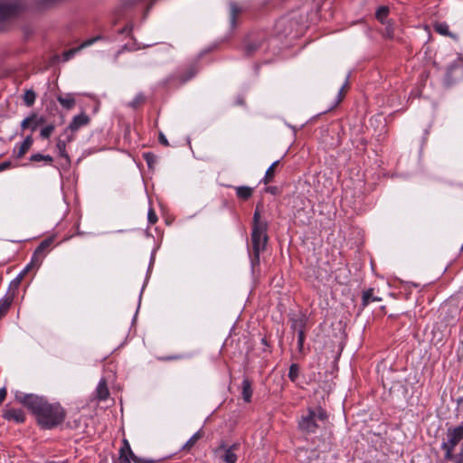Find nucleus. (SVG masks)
Segmentation results:
<instances>
[{"mask_svg":"<svg viewBox=\"0 0 463 463\" xmlns=\"http://www.w3.org/2000/svg\"><path fill=\"white\" fill-rule=\"evenodd\" d=\"M459 65L457 61L452 62L447 69V73L445 76V84L449 87L453 85L457 79L453 78V71L457 69H458Z\"/></svg>","mask_w":463,"mask_h":463,"instance_id":"2eb2a0df","label":"nucleus"},{"mask_svg":"<svg viewBox=\"0 0 463 463\" xmlns=\"http://www.w3.org/2000/svg\"><path fill=\"white\" fill-rule=\"evenodd\" d=\"M13 302V296H7L0 300V319L5 316Z\"/></svg>","mask_w":463,"mask_h":463,"instance_id":"412c9836","label":"nucleus"},{"mask_svg":"<svg viewBox=\"0 0 463 463\" xmlns=\"http://www.w3.org/2000/svg\"><path fill=\"white\" fill-rule=\"evenodd\" d=\"M16 400L28 408L43 429H52L65 419V411L59 404H51L43 397L34 394L16 393Z\"/></svg>","mask_w":463,"mask_h":463,"instance_id":"f257e3e1","label":"nucleus"},{"mask_svg":"<svg viewBox=\"0 0 463 463\" xmlns=\"http://www.w3.org/2000/svg\"><path fill=\"white\" fill-rule=\"evenodd\" d=\"M33 143V139L32 136H27L24 142L20 145L18 150L16 151L14 149V153L15 155L16 158H22L27 151L31 148L32 145Z\"/></svg>","mask_w":463,"mask_h":463,"instance_id":"f8f14e48","label":"nucleus"},{"mask_svg":"<svg viewBox=\"0 0 463 463\" xmlns=\"http://www.w3.org/2000/svg\"><path fill=\"white\" fill-rule=\"evenodd\" d=\"M132 460L135 462V463H155L156 461L153 460V459H145V458H141L135 455V457H133Z\"/></svg>","mask_w":463,"mask_h":463,"instance_id":"79ce46f5","label":"nucleus"},{"mask_svg":"<svg viewBox=\"0 0 463 463\" xmlns=\"http://www.w3.org/2000/svg\"><path fill=\"white\" fill-rule=\"evenodd\" d=\"M30 160L32 162H40V161H45L49 164H51L52 162V157L49 155H42V154H34V155H32L31 157H30Z\"/></svg>","mask_w":463,"mask_h":463,"instance_id":"473e14b6","label":"nucleus"},{"mask_svg":"<svg viewBox=\"0 0 463 463\" xmlns=\"http://www.w3.org/2000/svg\"><path fill=\"white\" fill-rule=\"evenodd\" d=\"M299 373V367L297 364H292L289 367L288 378L291 382H296Z\"/></svg>","mask_w":463,"mask_h":463,"instance_id":"f704fd0d","label":"nucleus"},{"mask_svg":"<svg viewBox=\"0 0 463 463\" xmlns=\"http://www.w3.org/2000/svg\"><path fill=\"white\" fill-rule=\"evenodd\" d=\"M4 418L8 420H14L17 423H22L25 420L24 413L20 409H6V410H5Z\"/></svg>","mask_w":463,"mask_h":463,"instance_id":"9d476101","label":"nucleus"},{"mask_svg":"<svg viewBox=\"0 0 463 463\" xmlns=\"http://www.w3.org/2000/svg\"><path fill=\"white\" fill-rule=\"evenodd\" d=\"M381 300V298L373 296V288H369L363 293L362 302L364 306H367L370 302H379Z\"/></svg>","mask_w":463,"mask_h":463,"instance_id":"aec40b11","label":"nucleus"},{"mask_svg":"<svg viewBox=\"0 0 463 463\" xmlns=\"http://www.w3.org/2000/svg\"><path fill=\"white\" fill-rule=\"evenodd\" d=\"M273 190H274L273 187L269 188V191H270V192H273Z\"/></svg>","mask_w":463,"mask_h":463,"instance_id":"3c124183","label":"nucleus"},{"mask_svg":"<svg viewBox=\"0 0 463 463\" xmlns=\"http://www.w3.org/2000/svg\"><path fill=\"white\" fill-rule=\"evenodd\" d=\"M30 267L31 265H28L24 270L23 272H21L17 278H15L10 284V288H17L22 281V279H24L25 273L28 272V270L30 269Z\"/></svg>","mask_w":463,"mask_h":463,"instance_id":"7c9ffc66","label":"nucleus"},{"mask_svg":"<svg viewBox=\"0 0 463 463\" xmlns=\"http://www.w3.org/2000/svg\"><path fill=\"white\" fill-rule=\"evenodd\" d=\"M32 130L34 131L39 126L44 124L45 118L43 117H38L35 113L32 114Z\"/></svg>","mask_w":463,"mask_h":463,"instance_id":"72a5a7b5","label":"nucleus"},{"mask_svg":"<svg viewBox=\"0 0 463 463\" xmlns=\"http://www.w3.org/2000/svg\"><path fill=\"white\" fill-rule=\"evenodd\" d=\"M6 397V389L5 388H0V404L3 403Z\"/></svg>","mask_w":463,"mask_h":463,"instance_id":"49530a36","label":"nucleus"},{"mask_svg":"<svg viewBox=\"0 0 463 463\" xmlns=\"http://www.w3.org/2000/svg\"><path fill=\"white\" fill-rule=\"evenodd\" d=\"M143 157L149 167H152V165L156 163V156L151 152L144 153Z\"/></svg>","mask_w":463,"mask_h":463,"instance_id":"e433bc0d","label":"nucleus"},{"mask_svg":"<svg viewBox=\"0 0 463 463\" xmlns=\"http://www.w3.org/2000/svg\"><path fill=\"white\" fill-rule=\"evenodd\" d=\"M133 457H135V454L130 448L129 442L126 439H123V446L119 449V463H131L130 459H132Z\"/></svg>","mask_w":463,"mask_h":463,"instance_id":"1a4fd4ad","label":"nucleus"},{"mask_svg":"<svg viewBox=\"0 0 463 463\" xmlns=\"http://www.w3.org/2000/svg\"><path fill=\"white\" fill-rule=\"evenodd\" d=\"M242 398L246 402H250V398L252 395L251 383L249 379L245 378L242 381Z\"/></svg>","mask_w":463,"mask_h":463,"instance_id":"6ab92c4d","label":"nucleus"},{"mask_svg":"<svg viewBox=\"0 0 463 463\" xmlns=\"http://www.w3.org/2000/svg\"><path fill=\"white\" fill-rule=\"evenodd\" d=\"M52 242H53V238H47V239L43 240L39 244V246L34 250L31 265L35 264L37 262L41 263L42 259L43 258L45 251L52 245Z\"/></svg>","mask_w":463,"mask_h":463,"instance_id":"6e6552de","label":"nucleus"},{"mask_svg":"<svg viewBox=\"0 0 463 463\" xmlns=\"http://www.w3.org/2000/svg\"><path fill=\"white\" fill-rule=\"evenodd\" d=\"M32 119L31 117H28L26 118H24L22 123H21V127L23 129H26L28 128H32Z\"/></svg>","mask_w":463,"mask_h":463,"instance_id":"a19ab883","label":"nucleus"},{"mask_svg":"<svg viewBox=\"0 0 463 463\" xmlns=\"http://www.w3.org/2000/svg\"><path fill=\"white\" fill-rule=\"evenodd\" d=\"M145 102L146 97L142 93H139L134 98V99L131 102H129L128 106L134 109H137L140 106L145 104Z\"/></svg>","mask_w":463,"mask_h":463,"instance_id":"cd10ccee","label":"nucleus"},{"mask_svg":"<svg viewBox=\"0 0 463 463\" xmlns=\"http://www.w3.org/2000/svg\"><path fill=\"white\" fill-rule=\"evenodd\" d=\"M267 227L268 225H259L257 227H252L251 242L253 259L251 262L253 266L259 264L260 254L266 249L268 242Z\"/></svg>","mask_w":463,"mask_h":463,"instance_id":"20e7f679","label":"nucleus"},{"mask_svg":"<svg viewBox=\"0 0 463 463\" xmlns=\"http://www.w3.org/2000/svg\"><path fill=\"white\" fill-rule=\"evenodd\" d=\"M90 122V118L85 112H82L75 117H73L71 122L66 128L64 134H67L68 130H70L72 133L76 132L80 128L89 125Z\"/></svg>","mask_w":463,"mask_h":463,"instance_id":"0eeeda50","label":"nucleus"},{"mask_svg":"<svg viewBox=\"0 0 463 463\" xmlns=\"http://www.w3.org/2000/svg\"><path fill=\"white\" fill-rule=\"evenodd\" d=\"M304 340H305V332H300L299 334H298V349L300 351L303 348Z\"/></svg>","mask_w":463,"mask_h":463,"instance_id":"ea45409f","label":"nucleus"},{"mask_svg":"<svg viewBox=\"0 0 463 463\" xmlns=\"http://www.w3.org/2000/svg\"><path fill=\"white\" fill-rule=\"evenodd\" d=\"M458 402H459L460 404H463V399H460V400L458 401Z\"/></svg>","mask_w":463,"mask_h":463,"instance_id":"8fccbe9b","label":"nucleus"},{"mask_svg":"<svg viewBox=\"0 0 463 463\" xmlns=\"http://www.w3.org/2000/svg\"><path fill=\"white\" fill-rule=\"evenodd\" d=\"M54 128H55L54 125H52V124L46 126L45 128H43L41 130V133H40L41 137L44 138V139L49 138L51 137V135L52 134Z\"/></svg>","mask_w":463,"mask_h":463,"instance_id":"c9c22d12","label":"nucleus"},{"mask_svg":"<svg viewBox=\"0 0 463 463\" xmlns=\"http://www.w3.org/2000/svg\"><path fill=\"white\" fill-rule=\"evenodd\" d=\"M386 31H387V35L389 37H392V31H391L389 28H386Z\"/></svg>","mask_w":463,"mask_h":463,"instance_id":"de8ad7c7","label":"nucleus"},{"mask_svg":"<svg viewBox=\"0 0 463 463\" xmlns=\"http://www.w3.org/2000/svg\"><path fill=\"white\" fill-rule=\"evenodd\" d=\"M36 94L32 90H27L24 95V101L27 107H31L35 101Z\"/></svg>","mask_w":463,"mask_h":463,"instance_id":"c85d7f7f","label":"nucleus"},{"mask_svg":"<svg viewBox=\"0 0 463 463\" xmlns=\"http://www.w3.org/2000/svg\"><path fill=\"white\" fill-rule=\"evenodd\" d=\"M11 166L10 161H5L0 164V172L8 169Z\"/></svg>","mask_w":463,"mask_h":463,"instance_id":"a18cd8bd","label":"nucleus"},{"mask_svg":"<svg viewBox=\"0 0 463 463\" xmlns=\"http://www.w3.org/2000/svg\"><path fill=\"white\" fill-rule=\"evenodd\" d=\"M147 217H148V222L151 223V224H154L157 222V217H156V213L154 212L153 209H150L149 212H148V214H147Z\"/></svg>","mask_w":463,"mask_h":463,"instance_id":"58836bf2","label":"nucleus"},{"mask_svg":"<svg viewBox=\"0 0 463 463\" xmlns=\"http://www.w3.org/2000/svg\"><path fill=\"white\" fill-rule=\"evenodd\" d=\"M241 13V9L235 3L230 4V20L232 26H235L236 19L239 14Z\"/></svg>","mask_w":463,"mask_h":463,"instance_id":"a878e982","label":"nucleus"},{"mask_svg":"<svg viewBox=\"0 0 463 463\" xmlns=\"http://www.w3.org/2000/svg\"><path fill=\"white\" fill-rule=\"evenodd\" d=\"M158 139H159L160 144H162L163 146H169L168 140L166 139V137H165V135L163 133H159Z\"/></svg>","mask_w":463,"mask_h":463,"instance_id":"c03bdc74","label":"nucleus"},{"mask_svg":"<svg viewBox=\"0 0 463 463\" xmlns=\"http://www.w3.org/2000/svg\"><path fill=\"white\" fill-rule=\"evenodd\" d=\"M253 190L249 186H239L236 188V194L239 198L249 199L252 195Z\"/></svg>","mask_w":463,"mask_h":463,"instance_id":"b1692460","label":"nucleus"},{"mask_svg":"<svg viewBox=\"0 0 463 463\" xmlns=\"http://www.w3.org/2000/svg\"><path fill=\"white\" fill-rule=\"evenodd\" d=\"M203 436V433L201 431H197L195 434H194L188 441L183 446V450H190L194 444L200 439Z\"/></svg>","mask_w":463,"mask_h":463,"instance_id":"bb28decb","label":"nucleus"},{"mask_svg":"<svg viewBox=\"0 0 463 463\" xmlns=\"http://www.w3.org/2000/svg\"><path fill=\"white\" fill-rule=\"evenodd\" d=\"M434 30L441 35L455 38V36L449 31V25L446 23H436L434 24Z\"/></svg>","mask_w":463,"mask_h":463,"instance_id":"5701e85b","label":"nucleus"},{"mask_svg":"<svg viewBox=\"0 0 463 463\" xmlns=\"http://www.w3.org/2000/svg\"><path fill=\"white\" fill-rule=\"evenodd\" d=\"M72 139H73L72 135H68L65 140L58 139L56 146L59 150L61 156L67 157V154H66V150H65L66 143L71 142Z\"/></svg>","mask_w":463,"mask_h":463,"instance_id":"393cba45","label":"nucleus"},{"mask_svg":"<svg viewBox=\"0 0 463 463\" xmlns=\"http://www.w3.org/2000/svg\"><path fill=\"white\" fill-rule=\"evenodd\" d=\"M98 39H99V37H96V38H92V39L87 40L80 47L70 49V50L64 52H63V60L65 61H69L79 50H80V49H82L84 47L90 46L94 42H96Z\"/></svg>","mask_w":463,"mask_h":463,"instance_id":"4468645a","label":"nucleus"},{"mask_svg":"<svg viewBox=\"0 0 463 463\" xmlns=\"http://www.w3.org/2000/svg\"><path fill=\"white\" fill-rule=\"evenodd\" d=\"M153 44H146V45H143V46H140L139 44L137 43H135L134 47L133 48H128L127 45H124L122 46V48L118 51V52L116 53L115 55V59H118V56L124 52V51H137V50H140V49H144V48H147V47H150L152 46Z\"/></svg>","mask_w":463,"mask_h":463,"instance_id":"2f4dec72","label":"nucleus"},{"mask_svg":"<svg viewBox=\"0 0 463 463\" xmlns=\"http://www.w3.org/2000/svg\"><path fill=\"white\" fill-rule=\"evenodd\" d=\"M327 419V414L321 407L316 410L309 408L307 414L303 415L298 422V427L302 431L307 433H314L317 429V420L325 421Z\"/></svg>","mask_w":463,"mask_h":463,"instance_id":"7ed1b4c3","label":"nucleus"},{"mask_svg":"<svg viewBox=\"0 0 463 463\" xmlns=\"http://www.w3.org/2000/svg\"><path fill=\"white\" fill-rule=\"evenodd\" d=\"M97 398L99 400H106L109 395V391L106 380L103 378L99 381L97 390Z\"/></svg>","mask_w":463,"mask_h":463,"instance_id":"dca6fc26","label":"nucleus"},{"mask_svg":"<svg viewBox=\"0 0 463 463\" xmlns=\"http://www.w3.org/2000/svg\"><path fill=\"white\" fill-rule=\"evenodd\" d=\"M389 14V7L387 6H380L376 11V18L381 22L384 23V20L387 18Z\"/></svg>","mask_w":463,"mask_h":463,"instance_id":"c756f323","label":"nucleus"},{"mask_svg":"<svg viewBox=\"0 0 463 463\" xmlns=\"http://www.w3.org/2000/svg\"><path fill=\"white\" fill-rule=\"evenodd\" d=\"M198 71L194 64L189 65L184 71L180 72L177 76L181 83H185L191 80Z\"/></svg>","mask_w":463,"mask_h":463,"instance_id":"ddd939ff","label":"nucleus"},{"mask_svg":"<svg viewBox=\"0 0 463 463\" xmlns=\"http://www.w3.org/2000/svg\"><path fill=\"white\" fill-rule=\"evenodd\" d=\"M259 225H267V222L260 221V213L256 210L253 215V227H257Z\"/></svg>","mask_w":463,"mask_h":463,"instance_id":"4c0bfd02","label":"nucleus"},{"mask_svg":"<svg viewBox=\"0 0 463 463\" xmlns=\"http://www.w3.org/2000/svg\"><path fill=\"white\" fill-rule=\"evenodd\" d=\"M24 8L21 0H6L0 3V20H6L18 15Z\"/></svg>","mask_w":463,"mask_h":463,"instance_id":"39448f33","label":"nucleus"},{"mask_svg":"<svg viewBox=\"0 0 463 463\" xmlns=\"http://www.w3.org/2000/svg\"><path fill=\"white\" fill-rule=\"evenodd\" d=\"M180 358H181V356H180V355H175V356H170V357H168L167 359H169V360H174V359H180Z\"/></svg>","mask_w":463,"mask_h":463,"instance_id":"09e8293b","label":"nucleus"},{"mask_svg":"<svg viewBox=\"0 0 463 463\" xmlns=\"http://www.w3.org/2000/svg\"><path fill=\"white\" fill-rule=\"evenodd\" d=\"M262 45L261 40H256L252 42H248L245 43L244 52L247 56H251L255 53L259 49H260Z\"/></svg>","mask_w":463,"mask_h":463,"instance_id":"f3484780","label":"nucleus"},{"mask_svg":"<svg viewBox=\"0 0 463 463\" xmlns=\"http://www.w3.org/2000/svg\"><path fill=\"white\" fill-rule=\"evenodd\" d=\"M57 100L65 109H71L76 105L75 97L72 93L60 94L57 96Z\"/></svg>","mask_w":463,"mask_h":463,"instance_id":"9b49d317","label":"nucleus"},{"mask_svg":"<svg viewBox=\"0 0 463 463\" xmlns=\"http://www.w3.org/2000/svg\"><path fill=\"white\" fill-rule=\"evenodd\" d=\"M463 439V423L448 430V440L443 442L441 449L445 451V459L452 463H463V450L458 456L453 455L454 448Z\"/></svg>","mask_w":463,"mask_h":463,"instance_id":"f03ea898","label":"nucleus"},{"mask_svg":"<svg viewBox=\"0 0 463 463\" xmlns=\"http://www.w3.org/2000/svg\"><path fill=\"white\" fill-rule=\"evenodd\" d=\"M347 84H348L347 81H345V83L342 86L341 90H339V94H338L339 98H338L337 103H339L343 99V98L346 92Z\"/></svg>","mask_w":463,"mask_h":463,"instance_id":"37998d69","label":"nucleus"},{"mask_svg":"<svg viewBox=\"0 0 463 463\" xmlns=\"http://www.w3.org/2000/svg\"><path fill=\"white\" fill-rule=\"evenodd\" d=\"M279 161H275L266 171L265 176L263 178V183L265 184H268L271 182H273L274 176H275V169L277 165H279Z\"/></svg>","mask_w":463,"mask_h":463,"instance_id":"4be33fe9","label":"nucleus"},{"mask_svg":"<svg viewBox=\"0 0 463 463\" xmlns=\"http://www.w3.org/2000/svg\"><path fill=\"white\" fill-rule=\"evenodd\" d=\"M291 328L296 331L298 334L300 332H304L306 327V318L302 316L292 318L291 320Z\"/></svg>","mask_w":463,"mask_h":463,"instance_id":"a211bd4d","label":"nucleus"},{"mask_svg":"<svg viewBox=\"0 0 463 463\" xmlns=\"http://www.w3.org/2000/svg\"><path fill=\"white\" fill-rule=\"evenodd\" d=\"M239 449V444L234 443L232 446L226 447L222 444L213 450L215 458L223 463H236L237 455L235 451Z\"/></svg>","mask_w":463,"mask_h":463,"instance_id":"423d86ee","label":"nucleus"}]
</instances>
